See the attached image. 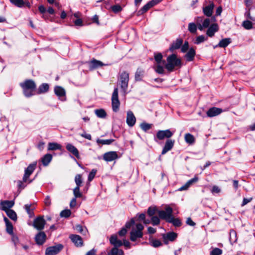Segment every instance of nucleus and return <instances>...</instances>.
Listing matches in <instances>:
<instances>
[{"mask_svg": "<svg viewBox=\"0 0 255 255\" xmlns=\"http://www.w3.org/2000/svg\"><path fill=\"white\" fill-rule=\"evenodd\" d=\"M105 65L101 61L94 59L89 63V69L91 70Z\"/></svg>", "mask_w": 255, "mask_h": 255, "instance_id": "24", "label": "nucleus"}, {"mask_svg": "<svg viewBox=\"0 0 255 255\" xmlns=\"http://www.w3.org/2000/svg\"><path fill=\"white\" fill-rule=\"evenodd\" d=\"M203 20V18L202 17H198L196 18V23H197L198 28L202 31L204 29L208 28L210 27L211 20L209 18H206L204 20V21L202 22V24H201V22Z\"/></svg>", "mask_w": 255, "mask_h": 255, "instance_id": "7", "label": "nucleus"}, {"mask_svg": "<svg viewBox=\"0 0 255 255\" xmlns=\"http://www.w3.org/2000/svg\"><path fill=\"white\" fill-rule=\"evenodd\" d=\"M45 223L43 217H38L34 219L33 225L37 230L41 231L44 229Z\"/></svg>", "mask_w": 255, "mask_h": 255, "instance_id": "10", "label": "nucleus"}, {"mask_svg": "<svg viewBox=\"0 0 255 255\" xmlns=\"http://www.w3.org/2000/svg\"><path fill=\"white\" fill-rule=\"evenodd\" d=\"M74 229L77 231V232L82 234L83 235H86L87 233L86 229L85 230L83 227L80 225H77L74 227Z\"/></svg>", "mask_w": 255, "mask_h": 255, "instance_id": "43", "label": "nucleus"}, {"mask_svg": "<svg viewBox=\"0 0 255 255\" xmlns=\"http://www.w3.org/2000/svg\"><path fill=\"white\" fill-rule=\"evenodd\" d=\"M126 122L129 127H132L135 125L136 118L133 113L130 111H128L127 112Z\"/></svg>", "mask_w": 255, "mask_h": 255, "instance_id": "13", "label": "nucleus"}, {"mask_svg": "<svg viewBox=\"0 0 255 255\" xmlns=\"http://www.w3.org/2000/svg\"><path fill=\"white\" fill-rule=\"evenodd\" d=\"M183 42V40L182 38H177L176 40L173 41L171 44L169 50L171 52H173L174 50L179 49L181 47Z\"/></svg>", "mask_w": 255, "mask_h": 255, "instance_id": "14", "label": "nucleus"}, {"mask_svg": "<svg viewBox=\"0 0 255 255\" xmlns=\"http://www.w3.org/2000/svg\"><path fill=\"white\" fill-rule=\"evenodd\" d=\"M3 220L5 223L6 232L9 234H12L13 233V226L12 224L6 217H4Z\"/></svg>", "mask_w": 255, "mask_h": 255, "instance_id": "29", "label": "nucleus"}, {"mask_svg": "<svg viewBox=\"0 0 255 255\" xmlns=\"http://www.w3.org/2000/svg\"><path fill=\"white\" fill-rule=\"evenodd\" d=\"M110 241L111 244L113 245L116 247H120L123 245L122 242L118 239L117 236L116 235H112L111 237Z\"/></svg>", "mask_w": 255, "mask_h": 255, "instance_id": "27", "label": "nucleus"}, {"mask_svg": "<svg viewBox=\"0 0 255 255\" xmlns=\"http://www.w3.org/2000/svg\"><path fill=\"white\" fill-rule=\"evenodd\" d=\"M112 109L114 112H117L119 110L120 102L118 97V89L115 88L112 96Z\"/></svg>", "mask_w": 255, "mask_h": 255, "instance_id": "6", "label": "nucleus"}, {"mask_svg": "<svg viewBox=\"0 0 255 255\" xmlns=\"http://www.w3.org/2000/svg\"><path fill=\"white\" fill-rule=\"evenodd\" d=\"M97 250L95 249H93L87 253L86 255H96Z\"/></svg>", "mask_w": 255, "mask_h": 255, "instance_id": "64", "label": "nucleus"}, {"mask_svg": "<svg viewBox=\"0 0 255 255\" xmlns=\"http://www.w3.org/2000/svg\"><path fill=\"white\" fill-rule=\"evenodd\" d=\"M129 81V74L125 71L121 73L119 78V84L123 92L126 94L127 93L128 83Z\"/></svg>", "mask_w": 255, "mask_h": 255, "instance_id": "5", "label": "nucleus"}, {"mask_svg": "<svg viewBox=\"0 0 255 255\" xmlns=\"http://www.w3.org/2000/svg\"><path fill=\"white\" fill-rule=\"evenodd\" d=\"M52 156L49 153L46 154L41 159V162L44 166H47L51 162Z\"/></svg>", "mask_w": 255, "mask_h": 255, "instance_id": "31", "label": "nucleus"}, {"mask_svg": "<svg viewBox=\"0 0 255 255\" xmlns=\"http://www.w3.org/2000/svg\"><path fill=\"white\" fill-rule=\"evenodd\" d=\"M243 26L246 29H251L253 27V24L250 20L244 21L242 23Z\"/></svg>", "mask_w": 255, "mask_h": 255, "instance_id": "47", "label": "nucleus"}, {"mask_svg": "<svg viewBox=\"0 0 255 255\" xmlns=\"http://www.w3.org/2000/svg\"><path fill=\"white\" fill-rule=\"evenodd\" d=\"M223 252L219 248H216L214 249L211 252L210 255H221Z\"/></svg>", "mask_w": 255, "mask_h": 255, "instance_id": "50", "label": "nucleus"}, {"mask_svg": "<svg viewBox=\"0 0 255 255\" xmlns=\"http://www.w3.org/2000/svg\"><path fill=\"white\" fill-rule=\"evenodd\" d=\"M111 8L113 11L115 13H118L122 10V7L119 4L112 6Z\"/></svg>", "mask_w": 255, "mask_h": 255, "instance_id": "56", "label": "nucleus"}, {"mask_svg": "<svg viewBox=\"0 0 255 255\" xmlns=\"http://www.w3.org/2000/svg\"><path fill=\"white\" fill-rule=\"evenodd\" d=\"M66 148L69 152L73 154L77 158H80L79 151L71 143H67Z\"/></svg>", "mask_w": 255, "mask_h": 255, "instance_id": "22", "label": "nucleus"}, {"mask_svg": "<svg viewBox=\"0 0 255 255\" xmlns=\"http://www.w3.org/2000/svg\"><path fill=\"white\" fill-rule=\"evenodd\" d=\"M162 55L159 53L154 55V59L156 63H162Z\"/></svg>", "mask_w": 255, "mask_h": 255, "instance_id": "52", "label": "nucleus"}, {"mask_svg": "<svg viewBox=\"0 0 255 255\" xmlns=\"http://www.w3.org/2000/svg\"><path fill=\"white\" fill-rule=\"evenodd\" d=\"M20 86L23 90L24 96L26 97H30L34 95V92L36 86L32 80H26L23 82L20 83Z\"/></svg>", "mask_w": 255, "mask_h": 255, "instance_id": "3", "label": "nucleus"}, {"mask_svg": "<svg viewBox=\"0 0 255 255\" xmlns=\"http://www.w3.org/2000/svg\"><path fill=\"white\" fill-rule=\"evenodd\" d=\"M71 213V211L70 210H68V209L64 210L61 212L60 216L62 217L67 218L70 216Z\"/></svg>", "mask_w": 255, "mask_h": 255, "instance_id": "53", "label": "nucleus"}, {"mask_svg": "<svg viewBox=\"0 0 255 255\" xmlns=\"http://www.w3.org/2000/svg\"><path fill=\"white\" fill-rule=\"evenodd\" d=\"M124 253L123 250H119L117 248H114L112 249L108 255H124Z\"/></svg>", "mask_w": 255, "mask_h": 255, "instance_id": "40", "label": "nucleus"}, {"mask_svg": "<svg viewBox=\"0 0 255 255\" xmlns=\"http://www.w3.org/2000/svg\"><path fill=\"white\" fill-rule=\"evenodd\" d=\"M207 38L205 37L204 35H200L198 36L196 39L195 43L197 44H199L202 42H203L204 41L206 40Z\"/></svg>", "mask_w": 255, "mask_h": 255, "instance_id": "51", "label": "nucleus"}, {"mask_svg": "<svg viewBox=\"0 0 255 255\" xmlns=\"http://www.w3.org/2000/svg\"><path fill=\"white\" fill-rule=\"evenodd\" d=\"M230 240L234 241V242H235L237 239H236V233L235 231L234 230H231L230 232Z\"/></svg>", "mask_w": 255, "mask_h": 255, "instance_id": "59", "label": "nucleus"}, {"mask_svg": "<svg viewBox=\"0 0 255 255\" xmlns=\"http://www.w3.org/2000/svg\"><path fill=\"white\" fill-rule=\"evenodd\" d=\"M80 135L83 137H84L87 139H89V140H91V134H89V133H87L86 132H84L83 133H82V134H80Z\"/></svg>", "mask_w": 255, "mask_h": 255, "instance_id": "63", "label": "nucleus"}, {"mask_svg": "<svg viewBox=\"0 0 255 255\" xmlns=\"http://www.w3.org/2000/svg\"><path fill=\"white\" fill-rule=\"evenodd\" d=\"M80 187L76 186L73 189V194L76 198H80L82 196V194L80 192Z\"/></svg>", "mask_w": 255, "mask_h": 255, "instance_id": "46", "label": "nucleus"}, {"mask_svg": "<svg viewBox=\"0 0 255 255\" xmlns=\"http://www.w3.org/2000/svg\"><path fill=\"white\" fill-rule=\"evenodd\" d=\"M70 239L71 240L74 245L77 247H82L83 245L82 239L79 235H71L70 236Z\"/></svg>", "mask_w": 255, "mask_h": 255, "instance_id": "16", "label": "nucleus"}, {"mask_svg": "<svg viewBox=\"0 0 255 255\" xmlns=\"http://www.w3.org/2000/svg\"><path fill=\"white\" fill-rule=\"evenodd\" d=\"M38 9L40 12L43 14L42 17L44 19L47 18V16L45 14H44L45 12L46 11L45 7L43 5H40L38 7Z\"/></svg>", "mask_w": 255, "mask_h": 255, "instance_id": "54", "label": "nucleus"}, {"mask_svg": "<svg viewBox=\"0 0 255 255\" xmlns=\"http://www.w3.org/2000/svg\"><path fill=\"white\" fill-rule=\"evenodd\" d=\"M49 90V85L46 83L41 84L38 88V94H41L47 92Z\"/></svg>", "mask_w": 255, "mask_h": 255, "instance_id": "36", "label": "nucleus"}, {"mask_svg": "<svg viewBox=\"0 0 255 255\" xmlns=\"http://www.w3.org/2000/svg\"><path fill=\"white\" fill-rule=\"evenodd\" d=\"M198 177L197 176H195L194 178L188 180L186 183L190 186L193 184L196 183L198 181Z\"/></svg>", "mask_w": 255, "mask_h": 255, "instance_id": "58", "label": "nucleus"}, {"mask_svg": "<svg viewBox=\"0 0 255 255\" xmlns=\"http://www.w3.org/2000/svg\"><path fill=\"white\" fill-rule=\"evenodd\" d=\"M189 49V43L187 41H185L183 45L181 46V51L183 53H185Z\"/></svg>", "mask_w": 255, "mask_h": 255, "instance_id": "57", "label": "nucleus"}, {"mask_svg": "<svg viewBox=\"0 0 255 255\" xmlns=\"http://www.w3.org/2000/svg\"><path fill=\"white\" fill-rule=\"evenodd\" d=\"M114 141L113 139H98L97 140V142L99 144H111L113 141Z\"/></svg>", "mask_w": 255, "mask_h": 255, "instance_id": "45", "label": "nucleus"}, {"mask_svg": "<svg viewBox=\"0 0 255 255\" xmlns=\"http://www.w3.org/2000/svg\"><path fill=\"white\" fill-rule=\"evenodd\" d=\"M75 182L76 186L80 187L83 182L82 175L81 174H77L75 177Z\"/></svg>", "mask_w": 255, "mask_h": 255, "instance_id": "44", "label": "nucleus"}, {"mask_svg": "<svg viewBox=\"0 0 255 255\" xmlns=\"http://www.w3.org/2000/svg\"><path fill=\"white\" fill-rule=\"evenodd\" d=\"M174 140H172L171 139H168L166 141L165 145L162 149V151L161 152L162 154H164L170 150L172 148V147L174 145Z\"/></svg>", "mask_w": 255, "mask_h": 255, "instance_id": "23", "label": "nucleus"}, {"mask_svg": "<svg viewBox=\"0 0 255 255\" xmlns=\"http://www.w3.org/2000/svg\"><path fill=\"white\" fill-rule=\"evenodd\" d=\"M223 110L222 109L213 107L209 109L207 112V115L209 117H213L220 115Z\"/></svg>", "mask_w": 255, "mask_h": 255, "instance_id": "18", "label": "nucleus"}, {"mask_svg": "<svg viewBox=\"0 0 255 255\" xmlns=\"http://www.w3.org/2000/svg\"><path fill=\"white\" fill-rule=\"evenodd\" d=\"M97 170L96 169H92L89 173L88 180L89 182L91 181L95 176Z\"/></svg>", "mask_w": 255, "mask_h": 255, "instance_id": "55", "label": "nucleus"}, {"mask_svg": "<svg viewBox=\"0 0 255 255\" xmlns=\"http://www.w3.org/2000/svg\"><path fill=\"white\" fill-rule=\"evenodd\" d=\"M54 92L59 97H64L66 94L64 89L60 86H56L54 88Z\"/></svg>", "mask_w": 255, "mask_h": 255, "instance_id": "30", "label": "nucleus"}, {"mask_svg": "<svg viewBox=\"0 0 255 255\" xmlns=\"http://www.w3.org/2000/svg\"><path fill=\"white\" fill-rule=\"evenodd\" d=\"M165 61H163L162 63H156L154 66L155 71L158 74H164V66H165Z\"/></svg>", "mask_w": 255, "mask_h": 255, "instance_id": "26", "label": "nucleus"}, {"mask_svg": "<svg viewBox=\"0 0 255 255\" xmlns=\"http://www.w3.org/2000/svg\"><path fill=\"white\" fill-rule=\"evenodd\" d=\"M151 124H147L146 123H142L140 124V127L143 130L146 131L151 128Z\"/></svg>", "mask_w": 255, "mask_h": 255, "instance_id": "48", "label": "nucleus"}, {"mask_svg": "<svg viewBox=\"0 0 255 255\" xmlns=\"http://www.w3.org/2000/svg\"><path fill=\"white\" fill-rule=\"evenodd\" d=\"M154 6L153 1H150L144 5L141 9L138 12V15L142 14L146 12L150 8Z\"/></svg>", "mask_w": 255, "mask_h": 255, "instance_id": "28", "label": "nucleus"}, {"mask_svg": "<svg viewBox=\"0 0 255 255\" xmlns=\"http://www.w3.org/2000/svg\"><path fill=\"white\" fill-rule=\"evenodd\" d=\"M211 192L212 194L219 193L221 192V189L217 186L214 185L213 186Z\"/></svg>", "mask_w": 255, "mask_h": 255, "instance_id": "60", "label": "nucleus"}, {"mask_svg": "<svg viewBox=\"0 0 255 255\" xmlns=\"http://www.w3.org/2000/svg\"><path fill=\"white\" fill-rule=\"evenodd\" d=\"M96 116L100 118H105L106 117V113L103 109H97L95 111Z\"/></svg>", "mask_w": 255, "mask_h": 255, "instance_id": "41", "label": "nucleus"}, {"mask_svg": "<svg viewBox=\"0 0 255 255\" xmlns=\"http://www.w3.org/2000/svg\"><path fill=\"white\" fill-rule=\"evenodd\" d=\"M214 6V3L210 1L209 4L203 8L204 14L207 16H211L212 15Z\"/></svg>", "mask_w": 255, "mask_h": 255, "instance_id": "17", "label": "nucleus"}, {"mask_svg": "<svg viewBox=\"0 0 255 255\" xmlns=\"http://www.w3.org/2000/svg\"><path fill=\"white\" fill-rule=\"evenodd\" d=\"M7 216L10 218L11 220L15 221L17 220V215L16 213L12 210L10 209L9 210L6 211L5 212Z\"/></svg>", "mask_w": 255, "mask_h": 255, "instance_id": "39", "label": "nucleus"}, {"mask_svg": "<svg viewBox=\"0 0 255 255\" xmlns=\"http://www.w3.org/2000/svg\"><path fill=\"white\" fill-rule=\"evenodd\" d=\"M160 210H158L157 208L156 207H149L147 210V214L149 217L153 216L155 214L157 213L158 214V212Z\"/></svg>", "mask_w": 255, "mask_h": 255, "instance_id": "37", "label": "nucleus"}, {"mask_svg": "<svg viewBox=\"0 0 255 255\" xmlns=\"http://www.w3.org/2000/svg\"><path fill=\"white\" fill-rule=\"evenodd\" d=\"M195 50L193 48H190L185 55V57L187 61H192L193 60L195 55Z\"/></svg>", "mask_w": 255, "mask_h": 255, "instance_id": "25", "label": "nucleus"}, {"mask_svg": "<svg viewBox=\"0 0 255 255\" xmlns=\"http://www.w3.org/2000/svg\"><path fill=\"white\" fill-rule=\"evenodd\" d=\"M184 139L186 143L192 144L195 142V139L194 136L190 133H186L185 134Z\"/></svg>", "mask_w": 255, "mask_h": 255, "instance_id": "34", "label": "nucleus"}, {"mask_svg": "<svg viewBox=\"0 0 255 255\" xmlns=\"http://www.w3.org/2000/svg\"><path fill=\"white\" fill-rule=\"evenodd\" d=\"M61 145L56 142H50L48 143V150H55L57 149H61Z\"/></svg>", "mask_w": 255, "mask_h": 255, "instance_id": "35", "label": "nucleus"}, {"mask_svg": "<svg viewBox=\"0 0 255 255\" xmlns=\"http://www.w3.org/2000/svg\"><path fill=\"white\" fill-rule=\"evenodd\" d=\"M172 135V132L170 130L167 129L165 130L158 131L157 133L156 136L159 139L162 140L165 138H169L171 137Z\"/></svg>", "mask_w": 255, "mask_h": 255, "instance_id": "12", "label": "nucleus"}, {"mask_svg": "<svg viewBox=\"0 0 255 255\" xmlns=\"http://www.w3.org/2000/svg\"><path fill=\"white\" fill-rule=\"evenodd\" d=\"M167 63L165 65V68L169 72L173 71L175 67H181L182 65L181 60L177 58L175 54L169 55L167 58Z\"/></svg>", "mask_w": 255, "mask_h": 255, "instance_id": "2", "label": "nucleus"}, {"mask_svg": "<svg viewBox=\"0 0 255 255\" xmlns=\"http://www.w3.org/2000/svg\"><path fill=\"white\" fill-rule=\"evenodd\" d=\"M161 245V242L158 240H154L152 242V246L155 248L160 247Z\"/></svg>", "mask_w": 255, "mask_h": 255, "instance_id": "61", "label": "nucleus"}, {"mask_svg": "<svg viewBox=\"0 0 255 255\" xmlns=\"http://www.w3.org/2000/svg\"><path fill=\"white\" fill-rule=\"evenodd\" d=\"M35 208L34 205L26 204L24 205V209L30 217H32L34 215L33 210Z\"/></svg>", "mask_w": 255, "mask_h": 255, "instance_id": "33", "label": "nucleus"}, {"mask_svg": "<svg viewBox=\"0 0 255 255\" xmlns=\"http://www.w3.org/2000/svg\"><path fill=\"white\" fill-rule=\"evenodd\" d=\"M14 204L13 201L5 200L0 202L1 209L2 210L6 212L10 210V208L13 207Z\"/></svg>", "mask_w": 255, "mask_h": 255, "instance_id": "19", "label": "nucleus"}, {"mask_svg": "<svg viewBox=\"0 0 255 255\" xmlns=\"http://www.w3.org/2000/svg\"><path fill=\"white\" fill-rule=\"evenodd\" d=\"M173 210L169 205H166L165 211H160L158 212V216L161 219L164 220L166 222L172 223L174 226L179 227L181 225L180 220L178 219H175L173 216Z\"/></svg>", "mask_w": 255, "mask_h": 255, "instance_id": "1", "label": "nucleus"}, {"mask_svg": "<svg viewBox=\"0 0 255 255\" xmlns=\"http://www.w3.org/2000/svg\"><path fill=\"white\" fill-rule=\"evenodd\" d=\"M231 42V39L229 38H224L222 39L218 44L214 47V48L219 46L220 47L225 48L227 47Z\"/></svg>", "mask_w": 255, "mask_h": 255, "instance_id": "32", "label": "nucleus"}, {"mask_svg": "<svg viewBox=\"0 0 255 255\" xmlns=\"http://www.w3.org/2000/svg\"><path fill=\"white\" fill-rule=\"evenodd\" d=\"M10 2L18 7H22L24 6L25 1L23 0H9Z\"/></svg>", "mask_w": 255, "mask_h": 255, "instance_id": "38", "label": "nucleus"}, {"mask_svg": "<svg viewBox=\"0 0 255 255\" xmlns=\"http://www.w3.org/2000/svg\"><path fill=\"white\" fill-rule=\"evenodd\" d=\"M118 158V155L116 151H109L105 153L103 155V159L107 161H112Z\"/></svg>", "mask_w": 255, "mask_h": 255, "instance_id": "11", "label": "nucleus"}, {"mask_svg": "<svg viewBox=\"0 0 255 255\" xmlns=\"http://www.w3.org/2000/svg\"><path fill=\"white\" fill-rule=\"evenodd\" d=\"M46 236L44 232L38 233L35 237V240L37 244L41 245L46 240Z\"/></svg>", "mask_w": 255, "mask_h": 255, "instance_id": "20", "label": "nucleus"}, {"mask_svg": "<svg viewBox=\"0 0 255 255\" xmlns=\"http://www.w3.org/2000/svg\"><path fill=\"white\" fill-rule=\"evenodd\" d=\"M198 28L197 24L194 23H189L188 24V29L192 33H195Z\"/></svg>", "mask_w": 255, "mask_h": 255, "instance_id": "42", "label": "nucleus"}, {"mask_svg": "<svg viewBox=\"0 0 255 255\" xmlns=\"http://www.w3.org/2000/svg\"><path fill=\"white\" fill-rule=\"evenodd\" d=\"M36 166V162L30 164L25 170L24 174L23 177V181L26 182L30 175L33 173Z\"/></svg>", "mask_w": 255, "mask_h": 255, "instance_id": "8", "label": "nucleus"}, {"mask_svg": "<svg viewBox=\"0 0 255 255\" xmlns=\"http://www.w3.org/2000/svg\"><path fill=\"white\" fill-rule=\"evenodd\" d=\"M159 218H160L159 217H158L155 216L151 217V224L153 226H156V225H159L160 223Z\"/></svg>", "mask_w": 255, "mask_h": 255, "instance_id": "49", "label": "nucleus"}, {"mask_svg": "<svg viewBox=\"0 0 255 255\" xmlns=\"http://www.w3.org/2000/svg\"><path fill=\"white\" fill-rule=\"evenodd\" d=\"M219 30V26L217 23L212 24L210 27H208L206 34L209 37H213L215 32Z\"/></svg>", "mask_w": 255, "mask_h": 255, "instance_id": "21", "label": "nucleus"}, {"mask_svg": "<svg viewBox=\"0 0 255 255\" xmlns=\"http://www.w3.org/2000/svg\"><path fill=\"white\" fill-rule=\"evenodd\" d=\"M177 235L174 232H169L166 234H164L162 236L164 242L165 244H167L168 241L173 242L177 238Z\"/></svg>", "mask_w": 255, "mask_h": 255, "instance_id": "15", "label": "nucleus"}, {"mask_svg": "<svg viewBox=\"0 0 255 255\" xmlns=\"http://www.w3.org/2000/svg\"><path fill=\"white\" fill-rule=\"evenodd\" d=\"M63 248V246L58 244L54 246L47 248L45 251L46 255H54L58 254Z\"/></svg>", "mask_w": 255, "mask_h": 255, "instance_id": "9", "label": "nucleus"}, {"mask_svg": "<svg viewBox=\"0 0 255 255\" xmlns=\"http://www.w3.org/2000/svg\"><path fill=\"white\" fill-rule=\"evenodd\" d=\"M143 229V226L140 223L136 224L135 227H132L130 233V241L135 242L137 239L142 238L143 235L142 231Z\"/></svg>", "mask_w": 255, "mask_h": 255, "instance_id": "4", "label": "nucleus"}, {"mask_svg": "<svg viewBox=\"0 0 255 255\" xmlns=\"http://www.w3.org/2000/svg\"><path fill=\"white\" fill-rule=\"evenodd\" d=\"M135 223V222H134V220L133 219H132L129 222H127L126 224V228H130V227L134 225Z\"/></svg>", "mask_w": 255, "mask_h": 255, "instance_id": "62", "label": "nucleus"}]
</instances>
